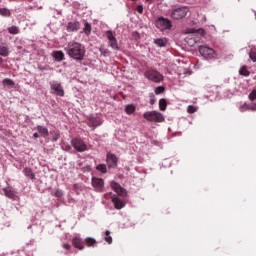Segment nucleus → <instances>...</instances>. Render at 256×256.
I'll list each match as a JSON object with an SVG mask.
<instances>
[{"label":"nucleus","instance_id":"58836bf2","mask_svg":"<svg viewBox=\"0 0 256 256\" xmlns=\"http://www.w3.org/2000/svg\"><path fill=\"white\" fill-rule=\"evenodd\" d=\"M55 197H58V198L63 197V192H62V191H59V190H56V192H55Z\"/></svg>","mask_w":256,"mask_h":256},{"label":"nucleus","instance_id":"412c9836","mask_svg":"<svg viewBox=\"0 0 256 256\" xmlns=\"http://www.w3.org/2000/svg\"><path fill=\"white\" fill-rule=\"evenodd\" d=\"M155 45L157 47H166L167 46V38H157L154 40Z\"/></svg>","mask_w":256,"mask_h":256},{"label":"nucleus","instance_id":"6ab92c4d","mask_svg":"<svg viewBox=\"0 0 256 256\" xmlns=\"http://www.w3.org/2000/svg\"><path fill=\"white\" fill-rule=\"evenodd\" d=\"M53 57L56 61H63L65 59V53H63L61 50L54 51Z\"/></svg>","mask_w":256,"mask_h":256},{"label":"nucleus","instance_id":"bb28decb","mask_svg":"<svg viewBox=\"0 0 256 256\" xmlns=\"http://www.w3.org/2000/svg\"><path fill=\"white\" fill-rule=\"evenodd\" d=\"M104 240H105L106 243H108L109 245H111V243H113V238L111 237V231L106 230Z\"/></svg>","mask_w":256,"mask_h":256},{"label":"nucleus","instance_id":"f3484780","mask_svg":"<svg viewBox=\"0 0 256 256\" xmlns=\"http://www.w3.org/2000/svg\"><path fill=\"white\" fill-rule=\"evenodd\" d=\"M40 137H49V129H47V127H44V126H41V125H38L36 127Z\"/></svg>","mask_w":256,"mask_h":256},{"label":"nucleus","instance_id":"473e14b6","mask_svg":"<svg viewBox=\"0 0 256 256\" xmlns=\"http://www.w3.org/2000/svg\"><path fill=\"white\" fill-rule=\"evenodd\" d=\"M249 57L251 59V61H253V63H256V51L251 49L249 52Z\"/></svg>","mask_w":256,"mask_h":256},{"label":"nucleus","instance_id":"f8f14e48","mask_svg":"<svg viewBox=\"0 0 256 256\" xmlns=\"http://www.w3.org/2000/svg\"><path fill=\"white\" fill-rule=\"evenodd\" d=\"M110 187L111 189H113V191H115V193H117L118 195H127V191L125 190V188L121 187V184L112 181L110 183Z\"/></svg>","mask_w":256,"mask_h":256},{"label":"nucleus","instance_id":"cd10ccee","mask_svg":"<svg viewBox=\"0 0 256 256\" xmlns=\"http://www.w3.org/2000/svg\"><path fill=\"white\" fill-rule=\"evenodd\" d=\"M0 15L2 17H11V11L7 8H0Z\"/></svg>","mask_w":256,"mask_h":256},{"label":"nucleus","instance_id":"7c9ffc66","mask_svg":"<svg viewBox=\"0 0 256 256\" xmlns=\"http://www.w3.org/2000/svg\"><path fill=\"white\" fill-rule=\"evenodd\" d=\"M3 85H6L7 87H15V82L9 78H6L3 80Z\"/></svg>","mask_w":256,"mask_h":256},{"label":"nucleus","instance_id":"c9c22d12","mask_svg":"<svg viewBox=\"0 0 256 256\" xmlns=\"http://www.w3.org/2000/svg\"><path fill=\"white\" fill-rule=\"evenodd\" d=\"M197 112V107L193 105H189L187 108V113H196Z\"/></svg>","mask_w":256,"mask_h":256},{"label":"nucleus","instance_id":"37998d69","mask_svg":"<svg viewBox=\"0 0 256 256\" xmlns=\"http://www.w3.org/2000/svg\"><path fill=\"white\" fill-rule=\"evenodd\" d=\"M33 137H34V139H39V133H34Z\"/></svg>","mask_w":256,"mask_h":256},{"label":"nucleus","instance_id":"a19ab883","mask_svg":"<svg viewBox=\"0 0 256 256\" xmlns=\"http://www.w3.org/2000/svg\"><path fill=\"white\" fill-rule=\"evenodd\" d=\"M156 101L157 99H155V95L152 94V97L150 98V105H153Z\"/></svg>","mask_w":256,"mask_h":256},{"label":"nucleus","instance_id":"f257e3e1","mask_svg":"<svg viewBox=\"0 0 256 256\" xmlns=\"http://www.w3.org/2000/svg\"><path fill=\"white\" fill-rule=\"evenodd\" d=\"M64 51H66V54L75 61H83V59H85V46L79 42H69L64 48Z\"/></svg>","mask_w":256,"mask_h":256},{"label":"nucleus","instance_id":"b1692460","mask_svg":"<svg viewBox=\"0 0 256 256\" xmlns=\"http://www.w3.org/2000/svg\"><path fill=\"white\" fill-rule=\"evenodd\" d=\"M125 112L127 113V115H133V113H135V105L133 104L126 105Z\"/></svg>","mask_w":256,"mask_h":256},{"label":"nucleus","instance_id":"49530a36","mask_svg":"<svg viewBox=\"0 0 256 256\" xmlns=\"http://www.w3.org/2000/svg\"><path fill=\"white\" fill-rule=\"evenodd\" d=\"M3 63V58L0 57V65Z\"/></svg>","mask_w":256,"mask_h":256},{"label":"nucleus","instance_id":"9b49d317","mask_svg":"<svg viewBox=\"0 0 256 256\" xmlns=\"http://www.w3.org/2000/svg\"><path fill=\"white\" fill-rule=\"evenodd\" d=\"M118 161H119V158H117V155H115L113 153H108L106 155V162H107L108 167H110L112 169L115 168Z\"/></svg>","mask_w":256,"mask_h":256},{"label":"nucleus","instance_id":"423d86ee","mask_svg":"<svg viewBox=\"0 0 256 256\" xmlns=\"http://www.w3.org/2000/svg\"><path fill=\"white\" fill-rule=\"evenodd\" d=\"M188 13H189L188 7L176 8L171 13V19H174L175 21H179L180 19H185Z\"/></svg>","mask_w":256,"mask_h":256},{"label":"nucleus","instance_id":"09e8293b","mask_svg":"<svg viewBox=\"0 0 256 256\" xmlns=\"http://www.w3.org/2000/svg\"><path fill=\"white\" fill-rule=\"evenodd\" d=\"M132 1H135V0H132Z\"/></svg>","mask_w":256,"mask_h":256},{"label":"nucleus","instance_id":"0eeeda50","mask_svg":"<svg viewBox=\"0 0 256 256\" xmlns=\"http://www.w3.org/2000/svg\"><path fill=\"white\" fill-rule=\"evenodd\" d=\"M71 145L78 153H84L87 150V144L81 138L72 139Z\"/></svg>","mask_w":256,"mask_h":256},{"label":"nucleus","instance_id":"dca6fc26","mask_svg":"<svg viewBox=\"0 0 256 256\" xmlns=\"http://www.w3.org/2000/svg\"><path fill=\"white\" fill-rule=\"evenodd\" d=\"M89 123L95 129V128L99 127V125H101V118H99L97 116H90Z\"/></svg>","mask_w":256,"mask_h":256},{"label":"nucleus","instance_id":"aec40b11","mask_svg":"<svg viewBox=\"0 0 256 256\" xmlns=\"http://www.w3.org/2000/svg\"><path fill=\"white\" fill-rule=\"evenodd\" d=\"M23 173L28 179H35V173H33V170L31 168H24Z\"/></svg>","mask_w":256,"mask_h":256},{"label":"nucleus","instance_id":"a878e982","mask_svg":"<svg viewBox=\"0 0 256 256\" xmlns=\"http://www.w3.org/2000/svg\"><path fill=\"white\" fill-rule=\"evenodd\" d=\"M159 109L160 111H166L167 109V100L165 98H162L159 100Z\"/></svg>","mask_w":256,"mask_h":256},{"label":"nucleus","instance_id":"79ce46f5","mask_svg":"<svg viewBox=\"0 0 256 256\" xmlns=\"http://www.w3.org/2000/svg\"><path fill=\"white\" fill-rule=\"evenodd\" d=\"M198 32L200 33V35H205V30L203 29L198 30Z\"/></svg>","mask_w":256,"mask_h":256},{"label":"nucleus","instance_id":"de8ad7c7","mask_svg":"<svg viewBox=\"0 0 256 256\" xmlns=\"http://www.w3.org/2000/svg\"><path fill=\"white\" fill-rule=\"evenodd\" d=\"M148 3H151L152 0H146Z\"/></svg>","mask_w":256,"mask_h":256},{"label":"nucleus","instance_id":"c756f323","mask_svg":"<svg viewBox=\"0 0 256 256\" xmlns=\"http://www.w3.org/2000/svg\"><path fill=\"white\" fill-rule=\"evenodd\" d=\"M8 33H10L11 35L19 34V27L11 26L10 28H8Z\"/></svg>","mask_w":256,"mask_h":256},{"label":"nucleus","instance_id":"c85d7f7f","mask_svg":"<svg viewBox=\"0 0 256 256\" xmlns=\"http://www.w3.org/2000/svg\"><path fill=\"white\" fill-rule=\"evenodd\" d=\"M52 135V141H59V138L61 137V134L59 133V131L54 130L50 132Z\"/></svg>","mask_w":256,"mask_h":256},{"label":"nucleus","instance_id":"20e7f679","mask_svg":"<svg viewBox=\"0 0 256 256\" xmlns=\"http://www.w3.org/2000/svg\"><path fill=\"white\" fill-rule=\"evenodd\" d=\"M144 77H146L148 81H152L153 83H161V81H163V75L155 69L147 70L144 73Z\"/></svg>","mask_w":256,"mask_h":256},{"label":"nucleus","instance_id":"1a4fd4ad","mask_svg":"<svg viewBox=\"0 0 256 256\" xmlns=\"http://www.w3.org/2000/svg\"><path fill=\"white\" fill-rule=\"evenodd\" d=\"M91 183L95 191L98 193H103V187H105V181L103 179L92 177Z\"/></svg>","mask_w":256,"mask_h":256},{"label":"nucleus","instance_id":"2f4dec72","mask_svg":"<svg viewBox=\"0 0 256 256\" xmlns=\"http://www.w3.org/2000/svg\"><path fill=\"white\" fill-rule=\"evenodd\" d=\"M96 169L100 171V173H107V166L105 164H99Z\"/></svg>","mask_w":256,"mask_h":256},{"label":"nucleus","instance_id":"c03bdc74","mask_svg":"<svg viewBox=\"0 0 256 256\" xmlns=\"http://www.w3.org/2000/svg\"><path fill=\"white\" fill-rule=\"evenodd\" d=\"M250 109L251 111H256V104L252 105Z\"/></svg>","mask_w":256,"mask_h":256},{"label":"nucleus","instance_id":"ddd939ff","mask_svg":"<svg viewBox=\"0 0 256 256\" xmlns=\"http://www.w3.org/2000/svg\"><path fill=\"white\" fill-rule=\"evenodd\" d=\"M72 245H73V247H75V249H79V251H83L85 249L84 242L79 237H74L72 239Z\"/></svg>","mask_w":256,"mask_h":256},{"label":"nucleus","instance_id":"39448f33","mask_svg":"<svg viewBox=\"0 0 256 256\" xmlns=\"http://www.w3.org/2000/svg\"><path fill=\"white\" fill-rule=\"evenodd\" d=\"M52 95H57L58 97H65V90L61 82L53 80L49 83Z\"/></svg>","mask_w":256,"mask_h":256},{"label":"nucleus","instance_id":"e433bc0d","mask_svg":"<svg viewBox=\"0 0 256 256\" xmlns=\"http://www.w3.org/2000/svg\"><path fill=\"white\" fill-rule=\"evenodd\" d=\"M249 99L250 101H255L256 100V89L253 90L250 94H249Z\"/></svg>","mask_w":256,"mask_h":256},{"label":"nucleus","instance_id":"72a5a7b5","mask_svg":"<svg viewBox=\"0 0 256 256\" xmlns=\"http://www.w3.org/2000/svg\"><path fill=\"white\" fill-rule=\"evenodd\" d=\"M84 25H85L84 31L86 35H89V33H91V24H89V22H85Z\"/></svg>","mask_w":256,"mask_h":256},{"label":"nucleus","instance_id":"a211bd4d","mask_svg":"<svg viewBox=\"0 0 256 256\" xmlns=\"http://www.w3.org/2000/svg\"><path fill=\"white\" fill-rule=\"evenodd\" d=\"M0 55L1 57H9V47H7V44H0Z\"/></svg>","mask_w":256,"mask_h":256},{"label":"nucleus","instance_id":"ea45409f","mask_svg":"<svg viewBox=\"0 0 256 256\" xmlns=\"http://www.w3.org/2000/svg\"><path fill=\"white\" fill-rule=\"evenodd\" d=\"M137 12L141 14H143V6L142 5H138L136 8Z\"/></svg>","mask_w":256,"mask_h":256},{"label":"nucleus","instance_id":"393cba45","mask_svg":"<svg viewBox=\"0 0 256 256\" xmlns=\"http://www.w3.org/2000/svg\"><path fill=\"white\" fill-rule=\"evenodd\" d=\"M239 74L242 75L243 77H249V75H251V72L247 70V66H242L239 70Z\"/></svg>","mask_w":256,"mask_h":256},{"label":"nucleus","instance_id":"a18cd8bd","mask_svg":"<svg viewBox=\"0 0 256 256\" xmlns=\"http://www.w3.org/2000/svg\"><path fill=\"white\" fill-rule=\"evenodd\" d=\"M71 149V146H66V151H69Z\"/></svg>","mask_w":256,"mask_h":256},{"label":"nucleus","instance_id":"7ed1b4c3","mask_svg":"<svg viewBox=\"0 0 256 256\" xmlns=\"http://www.w3.org/2000/svg\"><path fill=\"white\" fill-rule=\"evenodd\" d=\"M155 26L160 31H171L173 29V23L165 17H159L155 22Z\"/></svg>","mask_w":256,"mask_h":256},{"label":"nucleus","instance_id":"f03ea898","mask_svg":"<svg viewBox=\"0 0 256 256\" xmlns=\"http://www.w3.org/2000/svg\"><path fill=\"white\" fill-rule=\"evenodd\" d=\"M143 118L150 123H163L165 121V116L157 111H147L143 114Z\"/></svg>","mask_w":256,"mask_h":256},{"label":"nucleus","instance_id":"4be33fe9","mask_svg":"<svg viewBox=\"0 0 256 256\" xmlns=\"http://www.w3.org/2000/svg\"><path fill=\"white\" fill-rule=\"evenodd\" d=\"M3 191L6 197H9V199H13L15 197V191L10 187L4 188Z\"/></svg>","mask_w":256,"mask_h":256},{"label":"nucleus","instance_id":"5701e85b","mask_svg":"<svg viewBox=\"0 0 256 256\" xmlns=\"http://www.w3.org/2000/svg\"><path fill=\"white\" fill-rule=\"evenodd\" d=\"M84 243L88 247H95V244L97 243V240H95V238L87 237V238H85Z\"/></svg>","mask_w":256,"mask_h":256},{"label":"nucleus","instance_id":"4468645a","mask_svg":"<svg viewBox=\"0 0 256 256\" xmlns=\"http://www.w3.org/2000/svg\"><path fill=\"white\" fill-rule=\"evenodd\" d=\"M112 203L114 204L115 209H123V207H125V202H123V200H121V198L117 197V196H112Z\"/></svg>","mask_w":256,"mask_h":256},{"label":"nucleus","instance_id":"2eb2a0df","mask_svg":"<svg viewBox=\"0 0 256 256\" xmlns=\"http://www.w3.org/2000/svg\"><path fill=\"white\" fill-rule=\"evenodd\" d=\"M80 27H81V24L78 21L69 22L67 24V31H69V32L79 31Z\"/></svg>","mask_w":256,"mask_h":256},{"label":"nucleus","instance_id":"4c0bfd02","mask_svg":"<svg viewBox=\"0 0 256 256\" xmlns=\"http://www.w3.org/2000/svg\"><path fill=\"white\" fill-rule=\"evenodd\" d=\"M62 247H63V249H66V251H70V250H71V246H70V244H68V243H64V244L62 245Z\"/></svg>","mask_w":256,"mask_h":256},{"label":"nucleus","instance_id":"6e6552de","mask_svg":"<svg viewBox=\"0 0 256 256\" xmlns=\"http://www.w3.org/2000/svg\"><path fill=\"white\" fill-rule=\"evenodd\" d=\"M199 53L204 59H214L215 50L208 46H199Z\"/></svg>","mask_w":256,"mask_h":256},{"label":"nucleus","instance_id":"9d476101","mask_svg":"<svg viewBox=\"0 0 256 256\" xmlns=\"http://www.w3.org/2000/svg\"><path fill=\"white\" fill-rule=\"evenodd\" d=\"M106 37L109 41L110 47H112L117 51L119 49V45L117 44V38H115V34H113V31L111 30L106 31Z\"/></svg>","mask_w":256,"mask_h":256},{"label":"nucleus","instance_id":"f704fd0d","mask_svg":"<svg viewBox=\"0 0 256 256\" xmlns=\"http://www.w3.org/2000/svg\"><path fill=\"white\" fill-rule=\"evenodd\" d=\"M155 94L156 95H161V93H164L165 92V87H163V86H158V87H156V89H155Z\"/></svg>","mask_w":256,"mask_h":256}]
</instances>
